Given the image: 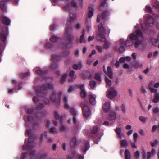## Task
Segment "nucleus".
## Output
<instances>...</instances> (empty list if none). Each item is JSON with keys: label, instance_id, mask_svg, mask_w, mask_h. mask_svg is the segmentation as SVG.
<instances>
[{"label": "nucleus", "instance_id": "obj_1", "mask_svg": "<svg viewBox=\"0 0 159 159\" xmlns=\"http://www.w3.org/2000/svg\"><path fill=\"white\" fill-rule=\"evenodd\" d=\"M53 86L51 83H48L47 84V86L46 87V85H44L42 87H37L35 88V89L37 91V94L38 96H40L43 93H44L46 91L48 90L49 91H53ZM51 93L50 95V98L51 100L52 101L54 102H58L60 99L62 92H60L59 93L58 95V99H56V93L55 91H53L52 93L51 92Z\"/></svg>", "mask_w": 159, "mask_h": 159}, {"label": "nucleus", "instance_id": "obj_2", "mask_svg": "<svg viewBox=\"0 0 159 159\" xmlns=\"http://www.w3.org/2000/svg\"><path fill=\"white\" fill-rule=\"evenodd\" d=\"M76 19V16L74 13H70V16L67 20L66 23V28L65 33V39L71 41L73 39L74 37L72 34V32L68 26L70 25L71 23L75 20Z\"/></svg>", "mask_w": 159, "mask_h": 159}, {"label": "nucleus", "instance_id": "obj_3", "mask_svg": "<svg viewBox=\"0 0 159 159\" xmlns=\"http://www.w3.org/2000/svg\"><path fill=\"white\" fill-rule=\"evenodd\" d=\"M98 31L97 36V40L102 42L105 41L106 40L105 35L106 30L103 25L101 23H99L98 25Z\"/></svg>", "mask_w": 159, "mask_h": 159}, {"label": "nucleus", "instance_id": "obj_4", "mask_svg": "<svg viewBox=\"0 0 159 159\" xmlns=\"http://www.w3.org/2000/svg\"><path fill=\"white\" fill-rule=\"evenodd\" d=\"M144 18L146 19V22L144 25L141 23V25L143 30L146 32H148L149 30L148 25L149 26H152L155 22V20L151 16L146 15L144 16Z\"/></svg>", "mask_w": 159, "mask_h": 159}, {"label": "nucleus", "instance_id": "obj_5", "mask_svg": "<svg viewBox=\"0 0 159 159\" xmlns=\"http://www.w3.org/2000/svg\"><path fill=\"white\" fill-rule=\"evenodd\" d=\"M102 0L100 4V10L104 11L102 14V17L103 19H104L109 16V13L107 11L108 8V6L106 3V0Z\"/></svg>", "mask_w": 159, "mask_h": 159}, {"label": "nucleus", "instance_id": "obj_6", "mask_svg": "<svg viewBox=\"0 0 159 159\" xmlns=\"http://www.w3.org/2000/svg\"><path fill=\"white\" fill-rule=\"evenodd\" d=\"M153 84L152 82H150L149 84L148 88L151 92L155 93L154 98L152 101L153 103H156L159 102V93L158 92L157 89L152 87Z\"/></svg>", "mask_w": 159, "mask_h": 159}, {"label": "nucleus", "instance_id": "obj_7", "mask_svg": "<svg viewBox=\"0 0 159 159\" xmlns=\"http://www.w3.org/2000/svg\"><path fill=\"white\" fill-rule=\"evenodd\" d=\"M34 136H30L28 140H27L25 139V144L23 146V148L24 149L28 148V150L30 151L31 148L34 146L35 144L34 143V139H33V138H34Z\"/></svg>", "mask_w": 159, "mask_h": 159}, {"label": "nucleus", "instance_id": "obj_8", "mask_svg": "<svg viewBox=\"0 0 159 159\" xmlns=\"http://www.w3.org/2000/svg\"><path fill=\"white\" fill-rule=\"evenodd\" d=\"M83 109V113L85 118L89 117L91 115V112L89 108L86 103H84L81 104Z\"/></svg>", "mask_w": 159, "mask_h": 159}, {"label": "nucleus", "instance_id": "obj_9", "mask_svg": "<svg viewBox=\"0 0 159 159\" xmlns=\"http://www.w3.org/2000/svg\"><path fill=\"white\" fill-rule=\"evenodd\" d=\"M143 35L142 31L139 29H137L135 32L133 33L132 34L129 35L128 36V38H129L131 39L135 40L138 39V38H143Z\"/></svg>", "mask_w": 159, "mask_h": 159}, {"label": "nucleus", "instance_id": "obj_10", "mask_svg": "<svg viewBox=\"0 0 159 159\" xmlns=\"http://www.w3.org/2000/svg\"><path fill=\"white\" fill-rule=\"evenodd\" d=\"M71 7L76 8L77 7L76 3L74 2V0H66L65 6L64 8L66 10H69Z\"/></svg>", "mask_w": 159, "mask_h": 159}, {"label": "nucleus", "instance_id": "obj_11", "mask_svg": "<svg viewBox=\"0 0 159 159\" xmlns=\"http://www.w3.org/2000/svg\"><path fill=\"white\" fill-rule=\"evenodd\" d=\"M117 92L113 87H110L107 92V96L111 99H113L117 95Z\"/></svg>", "mask_w": 159, "mask_h": 159}, {"label": "nucleus", "instance_id": "obj_12", "mask_svg": "<svg viewBox=\"0 0 159 159\" xmlns=\"http://www.w3.org/2000/svg\"><path fill=\"white\" fill-rule=\"evenodd\" d=\"M136 40L134 43L135 48L142 51H144L146 48V46L144 43L141 40L138 39Z\"/></svg>", "mask_w": 159, "mask_h": 159}, {"label": "nucleus", "instance_id": "obj_13", "mask_svg": "<svg viewBox=\"0 0 159 159\" xmlns=\"http://www.w3.org/2000/svg\"><path fill=\"white\" fill-rule=\"evenodd\" d=\"M124 42V40L122 39L118 41L116 44L115 48L118 49V48L119 52L120 53L123 52L125 51Z\"/></svg>", "mask_w": 159, "mask_h": 159}, {"label": "nucleus", "instance_id": "obj_14", "mask_svg": "<svg viewBox=\"0 0 159 159\" xmlns=\"http://www.w3.org/2000/svg\"><path fill=\"white\" fill-rule=\"evenodd\" d=\"M69 53L68 51H66L65 52L61 53L60 54V56L56 55H53L52 56V59L54 61H58L60 59L61 57L66 56Z\"/></svg>", "mask_w": 159, "mask_h": 159}, {"label": "nucleus", "instance_id": "obj_15", "mask_svg": "<svg viewBox=\"0 0 159 159\" xmlns=\"http://www.w3.org/2000/svg\"><path fill=\"white\" fill-rule=\"evenodd\" d=\"M102 110L104 112H108L111 109L110 104L109 102H106L102 105Z\"/></svg>", "mask_w": 159, "mask_h": 159}, {"label": "nucleus", "instance_id": "obj_16", "mask_svg": "<svg viewBox=\"0 0 159 159\" xmlns=\"http://www.w3.org/2000/svg\"><path fill=\"white\" fill-rule=\"evenodd\" d=\"M121 129L119 127H117L115 129V131L117 134L118 138L122 139L125 137L124 134L121 132Z\"/></svg>", "mask_w": 159, "mask_h": 159}, {"label": "nucleus", "instance_id": "obj_17", "mask_svg": "<svg viewBox=\"0 0 159 159\" xmlns=\"http://www.w3.org/2000/svg\"><path fill=\"white\" fill-rule=\"evenodd\" d=\"M103 70L105 73L107 74L109 77L111 78H112L113 77V72L112 70L110 67H108L107 68V71H106V68L104 66H103Z\"/></svg>", "mask_w": 159, "mask_h": 159}, {"label": "nucleus", "instance_id": "obj_18", "mask_svg": "<svg viewBox=\"0 0 159 159\" xmlns=\"http://www.w3.org/2000/svg\"><path fill=\"white\" fill-rule=\"evenodd\" d=\"M1 18L2 22L4 25H10L11 20L9 18L4 16H2Z\"/></svg>", "mask_w": 159, "mask_h": 159}, {"label": "nucleus", "instance_id": "obj_19", "mask_svg": "<svg viewBox=\"0 0 159 159\" xmlns=\"http://www.w3.org/2000/svg\"><path fill=\"white\" fill-rule=\"evenodd\" d=\"M78 87L80 88L81 91L80 92V95L81 97L83 98H85L87 95V93L84 89V84L80 85Z\"/></svg>", "mask_w": 159, "mask_h": 159}, {"label": "nucleus", "instance_id": "obj_20", "mask_svg": "<svg viewBox=\"0 0 159 159\" xmlns=\"http://www.w3.org/2000/svg\"><path fill=\"white\" fill-rule=\"evenodd\" d=\"M89 98L90 102L91 105H94L96 104V96L95 95H90L89 96Z\"/></svg>", "mask_w": 159, "mask_h": 159}, {"label": "nucleus", "instance_id": "obj_21", "mask_svg": "<svg viewBox=\"0 0 159 159\" xmlns=\"http://www.w3.org/2000/svg\"><path fill=\"white\" fill-rule=\"evenodd\" d=\"M33 71L34 72L41 75L47 72L46 71L43 70L38 67H36L34 69Z\"/></svg>", "mask_w": 159, "mask_h": 159}, {"label": "nucleus", "instance_id": "obj_22", "mask_svg": "<svg viewBox=\"0 0 159 159\" xmlns=\"http://www.w3.org/2000/svg\"><path fill=\"white\" fill-rule=\"evenodd\" d=\"M82 65L80 62H79L74 64L73 66V68L75 70L80 69L82 67Z\"/></svg>", "mask_w": 159, "mask_h": 159}, {"label": "nucleus", "instance_id": "obj_23", "mask_svg": "<svg viewBox=\"0 0 159 159\" xmlns=\"http://www.w3.org/2000/svg\"><path fill=\"white\" fill-rule=\"evenodd\" d=\"M7 34V32H0V39L2 41H5L7 38L6 35Z\"/></svg>", "mask_w": 159, "mask_h": 159}, {"label": "nucleus", "instance_id": "obj_24", "mask_svg": "<svg viewBox=\"0 0 159 159\" xmlns=\"http://www.w3.org/2000/svg\"><path fill=\"white\" fill-rule=\"evenodd\" d=\"M94 11V7L93 6H91L89 7V12L88 16L89 18L92 17L93 15V12Z\"/></svg>", "mask_w": 159, "mask_h": 159}, {"label": "nucleus", "instance_id": "obj_25", "mask_svg": "<svg viewBox=\"0 0 159 159\" xmlns=\"http://www.w3.org/2000/svg\"><path fill=\"white\" fill-rule=\"evenodd\" d=\"M116 114L115 112H111L109 117H108L109 120L110 121H113L116 120Z\"/></svg>", "mask_w": 159, "mask_h": 159}, {"label": "nucleus", "instance_id": "obj_26", "mask_svg": "<svg viewBox=\"0 0 159 159\" xmlns=\"http://www.w3.org/2000/svg\"><path fill=\"white\" fill-rule=\"evenodd\" d=\"M132 40V39H130V40L127 39L126 41H124V44L127 47L131 46H132L134 43V41Z\"/></svg>", "mask_w": 159, "mask_h": 159}, {"label": "nucleus", "instance_id": "obj_27", "mask_svg": "<svg viewBox=\"0 0 159 159\" xmlns=\"http://www.w3.org/2000/svg\"><path fill=\"white\" fill-rule=\"evenodd\" d=\"M120 143L121 146L124 148H126L128 145V142L125 139L121 140L120 141Z\"/></svg>", "mask_w": 159, "mask_h": 159}, {"label": "nucleus", "instance_id": "obj_28", "mask_svg": "<svg viewBox=\"0 0 159 159\" xmlns=\"http://www.w3.org/2000/svg\"><path fill=\"white\" fill-rule=\"evenodd\" d=\"M37 115L38 114H36L34 116H35V118H34L33 116H29L28 118L27 121L26 122L27 123L28 122L32 123L33 120L34 121L35 119H37Z\"/></svg>", "mask_w": 159, "mask_h": 159}, {"label": "nucleus", "instance_id": "obj_29", "mask_svg": "<svg viewBox=\"0 0 159 159\" xmlns=\"http://www.w3.org/2000/svg\"><path fill=\"white\" fill-rule=\"evenodd\" d=\"M89 148L88 143H86L84 146L81 148V150L83 152H84V154L86 153V151L88 150Z\"/></svg>", "mask_w": 159, "mask_h": 159}, {"label": "nucleus", "instance_id": "obj_30", "mask_svg": "<svg viewBox=\"0 0 159 159\" xmlns=\"http://www.w3.org/2000/svg\"><path fill=\"white\" fill-rule=\"evenodd\" d=\"M69 76L71 79H69V82L75 79L76 76L75 75V72L73 70L71 71L69 73Z\"/></svg>", "mask_w": 159, "mask_h": 159}, {"label": "nucleus", "instance_id": "obj_31", "mask_svg": "<svg viewBox=\"0 0 159 159\" xmlns=\"http://www.w3.org/2000/svg\"><path fill=\"white\" fill-rule=\"evenodd\" d=\"M151 40L152 45L156 46H157L158 43H159V39L152 38L151 39Z\"/></svg>", "mask_w": 159, "mask_h": 159}, {"label": "nucleus", "instance_id": "obj_32", "mask_svg": "<svg viewBox=\"0 0 159 159\" xmlns=\"http://www.w3.org/2000/svg\"><path fill=\"white\" fill-rule=\"evenodd\" d=\"M125 159H131L130 153L127 149H126L125 151Z\"/></svg>", "mask_w": 159, "mask_h": 159}, {"label": "nucleus", "instance_id": "obj_33", "mask_svg": "<svg viewBox=\"0 0 159 159\" xmlns=\"http://www.w3.org/2000/svg\"><path fill=\"white\" fill-rule=\"evenodd\" d=\"M72 153L73 156H75V159H83L82 156L77 154L75 151L73 152Z\"/></svg>", "mask_w": 159, "mask_h": 159}, {"label": "nucleus", "instance_id": "obj_34", "mask_svg": "<svg viewBox=\"0 0 159 159\" xmlns=\"http://www.w3.org/2000/svg\"><path fill=\"white\" fill-rule=\"evenodd\" d=\"M111 46L110 43L107 41H105L103 45V48L104 49H107L109 48Z\"/></svg>", "mask_w": 159, "mask_h": 159}, {"label": "nucleus", "instance_id": "obj_35", "mask_svg": "<svg viewBox=\"0 0 159 159\" xmlns=\"http://www.w3.org/2000/svg\"><path fill=\"white\" fill-rule=\"evenodd\" d=\"M85 31L84 30L83 31V34L81 36L80 42L81 43H84L85 42V40L84 38V34Z\"/></svg>", "mask_w": 159, "mask_h": 159}, {"label": "nucleus", "instance_id": "obj_36", "mask_svg": "<svg viewBox=\"0 0 159 159\" xmlns=\"http://www.w3.org/2000/svg\"><path fill=\"white\" fill-rule=\"evenodd\" d=\"M64 101L65 108L67 109H69V105L67 103V102L68 101V99L66 97H64Z\"/></svg>", "mask_w": 159, "mask_h": 159}, {"label": "nucleus", "instance_id": "obj_37", "mask_svg": "<svg viewBox=\"0 0 159 159\" xmlns=\"http://www.w3.org/2000/svg\"><path fill=\"white\" fill-rule=\"evenodd\" d=\"M153 111L154 113L159 115V108L157 106L154 107L153 108Z\"/></svg>", "mask_w": 159, "mask_h": 159}, {"label": "nucleus", "instance_id": "obj_38", "mask_svg": "<svg viewBox=\"0 0 159 159\" xmlns=\"http://www.w3.org/2000/svg\"><path fill=\"white\" fill-rule=\"evenodd\" d=\"M133 66L134 68H137L140 66L139 63L137 61H135L133 62Z\"/></svg>", "mask_w": 159, "mask_h": 159}, {"label": "nucleus", "instance_id": "obj_39", "mask_svg": "<svg viewBox=\"0 0 159 159\" xmlns=\"http://www.w3.org/2000/svg\"><path fill=\"white\" fill-rule=\"evenodd\" d=\"M158 144V141L157 140H155L153 142L150 143L151 145L153 147H156Z\"/></svg>", "mask_w": 159, "mask_h": 159}, {"label": "nucleus", "instance_id": "obj_40", "mask_svg": "<svg viewBox=\"0 0 159 159\" xmlns=\"http://www.w3.org/2000/svg\"><path fill=\"white\" fill-rule=\"evenodd\" d=\"M54 116L57 120H60L61 121H62V117H60V115L57 111H55V112Z\"/></svg>", "mask_w": 159, "mask_h": 159}, {"label": "nucleus", "instance_id": "obj_41", "mask_svg": "<svg viewBox=\"0 0 159 159\" xmlns=\"http://www.w3.org/2000/svg\"><path fill=\"white\" fill-rule=\"evenodd\" d=\"M134 157L136 159H139L140 153L139 151H137L134 154Z\"/></svg>", "mask_w": 159, "mask_h": 159}, {"label": "nucleus", "instance_id": "obj_42", "mask_svg": "<svg viewBox=\"0 0 159 159\" xmlns=\"http://www.w3.org/2000/svg\"><path fill=\"white\" fill-rule=\"evenodd\" d=\"M145 11L149 13H152V10L151 7L148 5H146L145 7Z\"/></svg>", "mask_w": 159, "mask_h": 159}, {"label": "nucleus", "instance_id": "obj_43", "mask_svg": "<svg viewBox=\"0 0 159 159\" xmlns=\"http://www.w3.org/2000/svg\"><path fill=\"white\" fill-rule=\"evenodd\" d=\"M98 129V127L97 126H94L92 127L91 129V132L92 133H95Z\"/></svg>", "mask_w": 159, "mask_h": 159}, {"label": "nucleus", "instance_id": "obj_44", "mask_svg": "<svg viewBox=\"0 0 159 159\" xmlns=\"http://www.w3.org/2000/svg\"><path fill=\"white\" fill-rule=\"evenodd\" d=\"M59 38L55 35H52L50 38V40L52 41L55 42L57 41Z\"/></svg>", "mask_w": 159, "mask_h": 159}, {"label": "nucleus", "instance_id": "obj_45", "mask_svg": "<svg viewBox=\"0 0 159 159\" xmlns=\"http://www.w3.org/2000/svg\"><path fill=\"white\" fill-rule=\"evenodd\" d=\"M30 73L29 72H27L25 73H22L20 74V77H27L30 75Z\"/></svg>", "mask_w": 159, "mask_h": 159}, {"label": "nucleus", "instance_id": "obj_46", "mask_svg": "<svg viewBox=\"0 0 159 159\" xmlns=\"http://www.w3.org/2000/svg\"><path fill=\"white\" fill-rule=\"evenodd\" d=\"M140 120L143 122H145L148 120V118L143 116H140L139 117Z\"/></svg>", "mask_w": 159, "mask_h": 159}, {"label": "nucleus", "instance_id": "obj_47", "mask_svg": "<svg viewBox=\"0 0 159 159\" xmlns=\"http://www.w3.org/2000/svg\"><path fill=\"white\" fill-rule=\"evenodd\" d=\"M57 65L56 64H52L50 66V68L51 70H53L57 68Z\"/></svg>", "mask_w": 159, "mask_h": 159}, {"label": "nucleus", "instance_id": "obj_48", "mask_svg": "<svg viewBox=\"0 0 159 159\" xmlns=\"http://www.w3.org/2000/svg\"><path fill=\"white\" fill-rule=\"evenodd\" d=\"M90 86L92 89L95 88L96 87V82L94 81H91L90 83Z\"/></svg>", "mask_w": 159, "mask_h": 159}, {"label": "nucleus", "instance_id": "obj_49", "mask_svg": "<svg viewBox=\"0 0 159 159\" xmlns=\"http://www.w3.org/2000/svg\"><path fill=\"white\" fill-rule=\"evenodd\" d=\"M105 81L107 85L109 86L111 85V81L109 80L107 77H105Z\"/></svg>", "mask_w": 159, "mask_h": 159}, {"label": "nucleus", "instance_id": "obj_50", "mask_svg": "<svg viewBox=\"0 0 159 159\" xmlns=\"http://www.w3.org/2000/svg\"><path fill=\"white\" fill-rule=\"evenodd\" d=\"M60 129L61 131L63 132L66 130V128L63 124H61L60 126Z\"/></svg>", "mask_w": 159, "mask_h": 159}, {"label": "nucleus", "instance_id": "obj_51", "mask_svg": "<svg viewBox=\"0 0 159 159\" xmlns=\"http://www.w3.org/2000/svg\"><path fill=\"white\" fill-rule=\"evenodd\" d=\"M0 6L1 9L3 10H5V3L4 2H2L0 0Z\"/></svg>", "mask_w": 159, "mask_h": 159}, {"label": "nucleus", "instance_id": "obj_52", "mask_svg": "<svg viewBox=\"0 0 159 159\" xmlns=\"http://www.w3.org/2000/svg\"><path fill=\"white\" fill-rule=\"evenodd\" d=\"M95 79L98 81L100 82L101 81V77L100 75L98 73L95 74Z\"/></svg>", "mask_w": 159, "mask_h": 159}, {"label": "nucleus", "instance_id": "obj_53", "mask_svg": "<svg viewBox=\"0 0 159 159\" xmlns=\"http://www.w3.org/2000/svg\"><path fill=\"white\" fill-rule=\"evenodd\" d=\"M96 48L98 51L99 52L101 53L102 52V48L101 46L97 45L96 47Z\"/></svg>", "mask_w": 159, "mask_h": 159}, {"label": "nucleus", "instance_id": "obj_54", "mask_svg": "<svg viewBox=\"0 0 159 159\" xmlns=\"http://www.w3.org/2000/svg\"><path fill=\"white\" fill-rule=\"evenodd\" d=\"M120 108L123 113H125L126 111V108L124 104H122L120 106Z\"/></svg>", "mask_w": 159, "mask_h": 159}, {"label": "nucleus", "instance_id": "obj_55", "mask_svg": "<svg viewBox=\"0 0 159 159\" xmlns=\"http://www.w3.org/2000/svg\"><path fill=\"white\" fill-rule=\"evenodd\" d=\"M67 75L66 74H64L63 75L61 79V82L62 83H63L64 82H65L66 79V78L67 77Z\"/></svg>", "mask_w": 159, "mask_h": 159}, {"label": "nucleus", "instance_id": "obj_56", "mask_svg": "<svg viewBox=\"0 0 159 159\" xmlns=\"http://www.w3.org/2000/svg\"><path fill=\"white\" fill-rule=\"evenodd\" d=\"M50 132L54 134L57 133V129L55 127L51 128L50 129Z\"/></svg>", "mask_w": 159, "mask_h": 159}, {"label": "nucleus", "instance_id": "obj_57", "mask_svg": "<svg viewBox=\"0 0 159 159\" xmlns=\"http://www.w3.org/2000/svg\"><path fill=\"white\" fill-rule=\"evenodd\" d=\"M70 111L72 114L74 116L76 115L77 113L76 111H75V109L73 108L70 109Z\"/></svg>", "mask_w": 159, "mask_h": 159}, {"label": "nucleus", "instance_id": "obj_58", "mask_svg": "<svg viewBox=\"0 0 159 159\" xmlns=\"http://www.w3.org/2000/svg\"><path fill=\"white\" fill-rule=\"evenodd\" d=\"M138 137V134L137 133H135L134 134H133V137H134V142L135 143L137 139V138Z\"/></svg>", "mask_w": 159, "mask_h": 159}, {"label": "nucleus", "instance_id": "obj_59", "mask_svg": "<svg viewBox=\"0 0 159 159\" xmlns=\"http://www.w3.org/2000/svg\"><path fill=\"white\" fill-rule=\"evenodd\" d=\"M50 124L51 122L48 120L46 121L45 123V126L48 128L50 127Z\"/></svg>", "mask_w": 159, "mask_h": 159}, {"label": "nucleus", "instance_id": "obj_60", "mask_svg": "<svg viewBox=\"0 0 159 159\" xmlns=\"http://www.w3.org/2000/svg\"><path fill=\"white\" fill-rule=\"evenodd\" d=\"M47 132H45L44 133V134H42L41 135V140H42L44 138H47Z\"/></svg>", "mask_w": 159, "mask_h": 159}, {"label": "nucleus", "instance_id": "obj_61", "mask_svg": "<svg viewBox=\"0 0 159 159\" xmlns=\"http://www.w3.org/2000/svg\"><path fill=\"white\" fill-rule=\"evenodd\" d=\"M152 156L150 152H148L147 153V155L146 156V157L148 159H149Z\"/></svg>", "mask_w": 159, "mask_h": 159}, {"label": "nucleus", "instance_id": "obj_62", "mask_svg": "<svg viewBox=\"0 0 159 159\" xmlns=\"http://www.w3.org/2000/svg\"><path fill=\"white\" fill-rule=\"evenodd\" d=\"M76 139L75 138H74L71 141V144L72 145H74L76 144Z\"/></svg>", "mask_w": 159, "mask_h": 159}, {"label": "nucleus", "instance_id": "obj_63", "mask_svg": "<svg viewBox=\"0 0 159 159\" xmlns=\"http://www.w3.org/2000/svg\"><path fill=\"white\" fill-rule=\"evenodd\" d=\"M125 61L126 60V61L128 62H130L131 60V57L129 56H127L125 57Z\"/></svg>", "mask_w": 159, "mask_h": 159}, {"label": "nucleus", "instance_id": "obj_64", "mask_svg": "<svg viewBox=\"0 0 159 159\" xmlns=\"http://www.w3.org/2000/svg\"><path fill=\"white\" fill-rule=\"evenodd\" d=\"M142 155L144 159H146V152L144 150H143L142 152Z\"/></svg>", "mask_w": 159, "mask_h": 159}]
</instances>
